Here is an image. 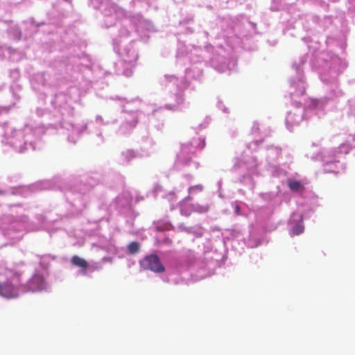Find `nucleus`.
<instances>
[{"label":"nucleus","instance_id":"4be33fe9","mask_svg":"<svg viewBox=\"0 0 355 355\" xmlns=\"http://www.w3.org/2000/svg\"><path fill=\"white\" fill-rule=\"evenodd\" d=\"M124 53L127 56V62H132L134 61H136L138 58V53L134 49H130L128 47H125Z\"/></svg>","mask_w":355,"mask_h":355},{"label":"nucleus","instance_id":"72a5a7b5","mask_svg":"<svg viewBox=\"0 0 355 355\" xmlns=\"http://www.w3.org/2000/svg\"><path fill=\"white\" fill-rule=\"evenodd\" d=\"M266 42L270 46H275L277 45L278 40L275 38H272V39L269 38V39H267Z\"/></svg>","mask_w":355,"mask_h":355},{"label":"nucleus","instance_id":"7c9ffc66","mask_svg":"<svg viewBox=\"0 0 355 355\" xmlns=\"http://www.w3.org/2000/svg\"><path fill=\"white\" fill-rule=\"evenodd\" d=\"M304 227L302 225H297L293 228H292V233H293L294 235H299L300 234H302L303 232Z\"/></svg>","mask_w":355,"mask_h":355},{"label":"nucleus","instance_id":"f3484780","mask_svg":"<svg viewBox=\"0 0 355 355\" xmlns=\"http://www.w3.org/2000/svg\"><path fill=\"white\" fill-rule=\"evenodd\" d=\"M3 275L6 277L8 282H19L22 272L15 268H6L4 270Z\"/></svg>","mask_w":355,"mask_h":355},{"label":"nucleus","instance_id":"473e14b6","mask_svg":"<svg viewBox=\"0 0 355 355\" xmlns=\"http://www.w3.org/2000/svg\"><path fill=\"white\" fill-rule=\"evenodd\" d=\"M260 130L259 128V123L257 121H254L252 126L251 128V132L252 133H257Z\"/></svg>","mask_w":355,"mask_h":355},{"label":"nucleus","instance_id":"c756f323","mask_svg":"<svg viewBox=\"0 0 355 355\" xmlns=\"http://www.w3.org/2000/svg\"><path fill=\"white\" fill-rule=\"evenodd\" d=\"M216 106L219 110H221L224 113H229V109L223 104V102L219 98H218Z\"/></svg>","mask_w":355,"mask_h":355},{"label":"nucleus","instance_id":"4468645a","mask_svg":"<svg viewBox=\"0 0 355 355\" xmlns=\"http://www.w3.org/2000/svg\"><path fill=\"white\" fill-rule=\"evenodd\" d=\"M194 62L195 64L185 69V78L183 80L188 83L189 79L200 80L202 75V60L199 58Z\"/></svg>","mask_w":355,"mask_h":355},{"label":"nucleus","instance_id":"4c0bfd02","mask_svg":"<svg viewBox=\"0 0 355 355\" xmlns=\"http://www.w3.org/2000/svg\"><path fill=\"white\" fill-rule=\"evenodd\" d=\"M349 4V8L352 10H355V0H347Z\"/></svg>","mask_w":355,"mask_h":355},{"label":"nucleus","instance_id":"423d86ee","mask_svg":"<svg viewBox=\"0 0 355 355\" xmlns=\"http://www.w3.org/2000/svg\"><path fill=\"white\" fill-rule=\"evenodd\" d=\"M76 92V89L73 87H68L66 90L59 86L52 89L50 103L51 105L60 113L61 120L64 116H71L73 114V108L72 107V94Z\"/></svg>","mask_w":355,"mask_h":355},{"label":"nucleus","instance_id":"79ce46f5","mask_svg":"<svg viewBox=\"0 0 355 355\" xmlns=\"http://www.w3.org/2000/svg\"><path fill=\"white\" fill-rule=\"evenodd\" d=\"M248 23L250 26V27L255 31H256L257 24L255 23L252 22V21H248Z\"/></svg>","mask_w":355,"mask_h":355},{"label":"nucleus","instance_id":"6e6552de","mask_svg":"<svg viewBox=\"0 0 355 355\" xmlns=\"http://www.w3.org/2000/svg\"><path fill=\"white\" fill-rule=\"evenodd\" d=\"M332 17L324 15L323 18L313 14H307L302 18L303 29L308 33L325 31L332 24Z\"/></svg>","mask_w":355,"mask_h":355},{"label":"nucleus","instance_id":"5fc2aeb1","mask_svg":"<svg viewBox=\"0 0 355 355\" xmlns=\"http://www.w3.org/2000/svg\"><path fill=\"white\" fill-rule=\"evenodd\" d=\"M134 42V40H131L130 44H132Z\"/></svg>","mask_w":355,"mask_h":355},{"label":"nucleus","instance_id":"603ef678","mask_svg":"<svg viewBox=\"0 0 355 355\" xmlns=\"http://www.w3.org/2000/svg\"><path fill=\"white\" fill-rule=\"evenodd\" d=\"M13 73H15V74L18 73L17 71H15Z\"/></svg>","mask_w":355,"mask_h":355},{"label":"nucleus","instance_id":"0eeeda50","mask_svg":"<svg viewBox=\"0 0 355 355\" xmlns=\"http://www.w3.org/2000/svg\"><path fill=\"white\" fill-rule=\"evenodd\" d=\"M210 63L211 67L220 73L233 71L237 64L236 60L221 46L214 50L210 57Z\"/></svg>","mask_w":355,"mask_h":355},{"label":"nucleus","instance_id":"f704fd0d","mask_svg":"<svg viewBox=\"0 0 355 355\" xmlns=\"http://www.w3.org/2000/svg\"><path fill=\"white\" fill-rule=\"evenodd\" d=\"M14 106H15V104H12V105H9V106L0 107V113H1V112L8 113L10 110V109Z\"/></svg>","mask_w":355,"mask_h":355},{"label":"nucleus","instance_id":"f257e3e1","mask_svg":"<svg viewBox=\"0 0 355 355\" xmlns=\"http://www.w3.org/2000/svg\"><path fill=\"white\" fill-rule=\"evenodd\" d=\"M57 33L60 34L59 41L55 42V40L51 39L46 45L49 46L50 52L58 50L62 53L61 58L55 59L52 63L53 67L58 72L69 74L71 78H73V73H78L84 70L92 72L98 71L96 78L106 75L107 72L103 71L99 66L92 64L90 57L83 51V48L86 46L85 42L78 36L73 29L62 31L60 28Z\"/></svg>","mask_w":355,"mask_h":355},{"label":"nucleus","instance_id":"20e7f679","mask_svg":"<svg viewBox=\"0 0 355 355\" xmlns=\"http://www.w3.org/2000/svg\"><path fill=\"white\" fill-rule=\"evenodd\" d=\"M324 43L327 50L323 49L320 55L314 60L313 55L306 53L309 58L303 65V70L304 65L309 60L311 69L318 71L320 80L324 83L330 85L331 89L338 90V76L347 68V64L345 61L338 57L337 53L338 51L344 52L347 46L346 40L344 37L337 38L329 36L326 37ZM304 55L306 53L300 55L295 60H298Z\"/></svg>","mask_w":355,"mask_h":355},{"label":"nucleus","instance_id":"ddd939ff","mask_svg":"<svg viewBox=\"0 0 355 355\" xmlns=\"http://www.w3.org/2000/svg\"><path fill=\"white\" fill-rule=\"evenodd\" d=\"M46 24L45 21L37 22L35 21L33 17H30L26 21L23 22L24 28V37L28 38L32 37L34 34L38 32L40 26Z\"/></svg>","mask_w":355,"mask_h":355},{"label":"nucleus","instance_id":"a19ab883","mask_svg":"<svg viewBox=\"0 0 355 355\" xmlns=\"http://www.w3.org/2000/svg\"><path fill=\"white\" fill-rule=\"evenodd\" d=\"M193 33V28H191V27H190V26H187V27H186V29H185L184 33L189 34V33Z\"/></svg>","mask_w":355,"mask_h":355},{"label":"nucleus","instance_id":"5701e85b","mask_svg":"<svg viewBox=\"0 0 355 355\" xmlns=\"http://www.w3.org/2000/svg\"><path fill=\"white\" fill-rule=\"evenodd\" d=\"M288 187L290 188L291 191H298L302 189V183L298 180H289L288 181Z\"/></svg>","mask_w":355,"mask_h":355},{"label":"nucleus","instance_id":"6ab92c4d","mask_svg":"<svg viewBox=\"0 0 355 355\" xmlns=\"http://www.w3.org/2000/svg\"><path fill=\"white\" fill-rule=\"evenodd\" d=\"M191 57L189 55V53L184 50V46L183 45L178 46L176 53L177 62L184 64Z\"/></svg>","mask_w":355,"mask_h":355},{"label":"nucleus","instance_id":"b1692460","mask_svg":"<svg viewBox=\"0 0 355 355\" xmlns=\"http://www.w3.org/2000/svg\"><path fill=\"white\" fill-rule=\"evenodd\" d=\"M210 122H211V118L209 116H206L204 119L202 123H200V124H198V125L196 128H193V130L196 132L202 131L207 128V126L209 125Z\"/></svg>","mask_w":355,"mask_h":355},{"label":"nucleus","instance_id":"2eb2a0df","mask_svg":"<svg viewBox=\"0 0 355 355\" xmlns=\"http://www.w3.org/2000/svg\"><path fill=\"white\" fill-rule=\"evenodd\" d=\"M0 295L6 299H15L19 296V287L8 282L0 284Z\"/></svg>","mask_w":355,"mask_h":355},{"label":"nucleus","instance_id":"a878e982","mask_svg":"<svg viewBox=\"0 0 355 355\" xmlns=\"http://www.w3.org/2000/svg\"><path fill=\"white\" fill-rule=\"evenodd\" d=\"M139 244L138 242L132 241L128 245V250L129 254H136L139 251Z\"/></svg>","mask_w":355,"mask_h":355},{"label":"nucleus","instance_id":"1a4fd4ad","mask_svg":"<svg viewBox=\"0 0 355 355\" xmlns=\"http://www.w3.org/2000/svg\"><path fill=\"white\" fill-rule=\"evenodd\" d=\"M72 0H58L56 3L53 4L52 10L47 13L49 24L60 26L62 19L72 10Z\"/></svg>","mask_w":355,"mask_h":355},{"label":"nucleus","instance_id":"e433bc0d","mask_svg":"<svg viewBox=\"0 0 355 355\" xmlns=\"http://www.w3.org/2000/svg\"><path fill=\"white\" fill-rule=\"evenodd\" d=\"M111 99L112 100H119V101H125L126 103H130V102H132L134 100H132V101H128L126 98H121L118 96H116L114 97H111Z\"/></svg>","mask_w":355,"mask_h":355},{"label":"nucleus","instance_id":"37998d69","mask_svg":"<svg viewBox=\"0 0 355 355\" xmlns=\"http://www.w3.org/2000/svg\"><path fill=\"white\" fill-rule=\"evenodd\" d=\"M46 73H43L41 75V76H40V78L41 79V82H42V85H45L44 80H46Z\"/></svg>","mask_w":355,"mask_h":355},{"label":"nucleus","instance_id":"4d7b16f0","mask_svg":"<svg viewBox=\"0 0 355 355\" xmlns=\"http://www.w3.org/2000/svg\"><path fill=\"white\" fill-rule=\"evenodd\" d=\"M227 1H228V0H227Z\"/></svg>","mask_w":355,"mask_h":355},{"label":"nucleus","instance_id":"ea45409f","mask_svg":"<svg viewBox=\"0 0 355 355\" xmlns=\"http://www.w3.org/2000/svg\"><path fill=\"white\" fill-rule=\"evenodd\" d=\"M198 34L200 35V36H202V37L206 38V39L208 37V35H209V33L206 31H204L202 32H199Z\"/></svg>","mask_w":355,"mask_h":355},{"label":"nucleus","instance_id":"c85d7f7f","mask_svg":"<svg viewBox=\"0 0 355 355\" xmlns=\"http://www.w3.org/2000/svg\"><path fill=\"white\" fill-rule=\"evenodd\" d=\"M193 21V16L191 15H187L185 18L180 21V25H189Z\"/></svg>","mask_w":355,"mask_h":355},{"label":"nucleus","instance_id":"2f4dec72","mask_svg":"<svg viewBox=\"0 0 355 355\" xmlns=\"http://www.w3.org/2000/svg\"><path fill=\"white\" fill-rule=\"evenodd\" d=\"M96 122L98 124H101V125H108L110 123V121H104L102 116H101V115H97L96 116Z\"/></svg>","mask_w":355,"mask_h":355},{"label":"nucleus","instance_id":"bb28decb","mask_svg":"<svg viewBox=\"0 0 355 355\" xmlns=\"http://www.w3.org/2000/svg\"><path fill=\"white\" fill-rule=\"evenodd\" d=\"M295 28V26L290 23L288 25H286L282 30V33L284 35H289L291 37L296 36L295 34L292 32V31Z\"/></svg>","mask_w":355,"mask_h":355},{"label":"nucleus","instance_id":"9d476101","mask_svg":"<svg viewBox=\"0 0 355 355\" xmlns=\"http://www.w3.org/2000/svg\"><path fill=\"white\" fill-rule=\"evenodd\" d=\"M36 114L38 116L44 117V121L41 124L44 132L50 130H58L59 128L63 127L61 117L52 115L51 112L47 110L37 108Z\"/></svg>","mask_w":355,"mask_h":355},{"label":"nucleus","instance_id":"412c9836","mask_svg":"<svg viewBox=\"0 0 355 355\" xmlns=\"http://www.w3.org/2000/svg\"><path fill=\"white\" fill-rule=\"evenodd\" d=\"M71 263L83 270H86L89 267V263L86 260L76 255L72 257V259H71Z\"/></svg>","mask_w":355,"mask_h":355},{"label":"nucleus","instance_id":"c03bdc74","mask_svg":"<svg viewBox=\"0 0 355 355\" xmlns=\"http://www.w3.org/2000/svg\"><path fill=\"white\" fill-rule=\"evenodd\" d=\"M123 74L125 76L129 77V76H132V70H126V71H123Z\"/></svg>","mask_w":355,"mask_h":355},{"label":"nucleus","instance_id":"09e8293b","mask_svg":"<svg viewBox=\"0 0 355 355\" xmlns=\"http://www.w3.org/2000/svg\"><path fill=\"white\" fill-rule=\"evenodd\" d=\"M207 8L211 10L212 8L211 6H207Z\"/></svg>","mask_w":355,"mask_h":355},{"label":"nucleus","instance_id":"de8ad7c7","mask_svg":"<svg viewBox=\"0 0 355 355\" xmlns=\"http://www.w3.org/2000/svg\"><path fill=\"white\" fill-rule=\"evenodd\" d=\"M13 96H14L15 98H16V99H19V96H17V94H13Z\"/></svg>","mask_w":355,"mask_h":355},{"label":"nucleus","instance_id":"dca6fc26","mask_svg":"<svg viewBox=\"0 0 355 355\" xmlns=\"http://www.w3.org/2000/svg\"><path fill=\"white\" fill-rule=\"evenodd\" d=\"M9 58L13 61H18L21 58V53L7 45H0V58Z\"/></svg>","mask_w":355,"mask_h":355},{"label":"nucleus","instance_id":"cd10ccee","mask_svg":"<svg viewBox=\"0 0 355 355\" xmlns=\"http://www.w3.org/2000/svg\"><path fill=\"white\" fill-rule=\"evenodd\" d=\"M0 128L2 129L4 133H13L15 131V129L9 128V124L7 121L0 124Z\"/></svg>","mask_w":355,"mask_h":355},{"label":"nucleus","instance_id":"c9c22d12","mask_svg":"<svg viewBox=\"0 0 355 355\" xmlns=\"http://www.w3.org/2000/svg\"><path fill=\"white\" fill-rule=\"evenodd\" d=\"M87 130V124H83L81 125V128H76L73 129V130L78 131L79 133H82Z\"/></svg>","mask_w":355,"mask_h":355},{"label":"nucleus","instance_id":"39448f33","mask_svg":"<svg viewBox=\"0 0 355 355\" xmlns=\"http://www.w3.org/2000/svg\"><path fill=\"white\" fill-rule=\"evenodd\" d=\"M159 83L162 89H170L169 97L173 101L166 103L164 107L173 112L181 111L185 107L184 91L189 87V83L172 74H164L159 78Z\"/></svg>","mask_w":355,"mask_h":355},{"label":"nucleus","instance_id":"58836bf2","mask_svg":"<svg viewBox=\"0 0 355 355\" xmlns=\"http://www.w3.org/2000/svg\"><path fill=\"white\" fill-rule=\"evenodd\" d=\"M302 40L304 41L305 43H309L311 41H313V39H311L310 36H304V37H302Z\"/></svg>","mask_w":355,"mask_h":355},{"label":"nucleus","instance_id":"aec40b11","mask_svg":"<svg viewBox=\"0 0 355 355\" xmlns=\"http://www.w3.org/2000/svg\"><path fill=\"white\" fill-rule=\"evenodd\" d=\"M8 34L10 37L15 40H19L24 37V33L17 25L10 26L8 29Z\"/></svg>","mask_w":355,"mask_h":355},{"label":"nucleus","instance_id":"8fccbe9b","mask_svg":"<svg viewBox=\"0 0 355 355\" xmlns=\"http://www.w3.org/2000/svg\"><path fill=\"white\" fill-rule=\"evenodd\" d=\"M3 191H1V190H0V195H1V194H3Z\"/></svg>","mask_w":355,"mask_h":355},{"label":"nucleus","instance_id":"864d4df0","mask_svg":"<svg viewBox=\"0 0 355 355\" xmlns=\"http://www.w3.org/2000/svg\"><path fill=\"white\" fill-rule=\"evenodd\" d=\"M272 10H275L276 9L274 8H271Z\"/></svg>","mask_w":355,"mask_h":355},{"label":"nucleus","instance_id":"f03ea898","mask_svg":"<svg viewBox=\"0 0 355 355\" xmlns=\"http://www.w3.org/2000/svg\"><path fill=\"white\" fill-rule=\"evenodd\" d=\"M309 55H304L299 58L298 60H294L292 64V69L295 75H293L289 78L290 84V96L292 105L294 106V110L287 113L286 117V125L288 131H293L294 125H298L303 119H308L313 116H317L318 119L325 114L324 108L329 100L334 97L341 95L340 90L330 89L328 96L320 99H311L306 103L304 106L302 103L295 100V98L304 94L306 87V83L303 71V65L306 63Z\"/></svg>","mask_w":355,"mask_h":355},{"label":"nucleus","instance_id":"6e6d98bb","mask_svg":"<svg viewBox=\"0 0 355 355\" xmlns=\"http://www.w3.org/2000/svg\"><path fill=\"white\" fill-rule=\"evenodd\" d=\"M1 89H2V87L0 86V92L1 91Z\"/></svg>","mask_w":355,"mask_h":355},{"label":"nucleus","instance_id":"3c124183","mask_svg":"<svg viewBox=\"0 0 355 355\" xmlns=\"http://www.w3.org/2000/svg\"><path fill=\"white\" fill-rule=\"evenodd\" d=\"M112 123H116V120H114V121H112Z\"/></svg>","mask_w":355,"mask_h":355},{"label":"nucleus","instance_id":"7ed1b4c3","mask_svg":"<svg viewBox=\"0 0 355 355\" xmlns=\"http://www.w3.org/2000/svg\"><path fill=\"white\" fill-rule=\"evenodd\" d=\"M87 5L94 10H100L103 16L102 26L110 28L114 26L118 19H121L118 35L112 40L113 48L119 53V46L123 39L130 36L131 31L128 28V24L135 28V32L144 42H147L149 35L146 32L155 31L153 23L146 19L139 13L125 16V11L112 0H88Z\"/></svg>","mask_w":355,"mask_h":355},{"label":"nucleus","instance_id":"393cba45","mask_svg":"<svg viewBox=\"0 0 355 355\" xmlns=\"http://www.w3.org/2000/svg\"><path fill=\"white\" fill-rule=\"evenodd\" d=\"M150 124L152 126V128L150 130L151 131L155 130V131L159 132V131L163 130L164 123L162 122H160L159 121H158L155 119H153L151 121Z\"/></svg>","mask_w":355,"mask_h":355},{"label":"nucleus","instance_id":"49530a36","mask_svg":"<svg viewBox=\"0 0 355 355\" xmlns=\"http://www.w3.org/2000/svg\"><path fill=\"white\" fill-rule=\"evenodd\" d=\"M329 2L331 3H337L340 0H328Z\"/></svg>","mask_w":355,"mask_h":355},{"label":"nucleus","instance_id":"a18cd8bd","mask_svg":"<svg viewBox=\"0 0 355 355\" xmlns=\"http://www.w3.org/2000/svg\"><path fill=\"white\" fill-rule=\"evenodd\" d=\"M205 47H206L207 51H209V49H213V46H209L208 44L206 45Z\"/></svg>","mask_w":355,"mask_h":355},{"label":"nucleus","instance_id":"9b49d317","mask_svg":"<svg viewBox=\"0 0 355 355\" xmlns=\"http://www.w3.org/2000/svg\"><path fill=\"white\" fill-rule=\"evenodd\" d=\"M122 112L126 114L124 121L120 125L121 132H131L134 130L139 122V119L142 115V112L139 110L128 111L123 106Z\"/></svg>","mask_w":355,"mask_h":355},{"label":"nucleus","instance_id":"f8f14e48","mask_svg":"<svg viewBox=\"0 0 355 355\" xmlns=\"http://www.w3.org/2000/svg\"><path fill=\"white\" fill-rule=\"evenodd\" d=\"M144 270H150L155 273H163L166 269L159 257L156 254L147 256L140 261Z\"/></svg>","mask_w":355,"mask_h":355},{"label":"nucleus","instance_id":"a211bd4d","mask_svg":"<svg viewBox=\"0 0 355 355\" xmlns=\"http://www.w3.org/2000/svg\"><path fill=\"white\" fill-rule=\"evenodd\" d=\"M42 286L43 279L40 275H35L32 277L31 279H30V282H28L29 290L33 292L42 289Z\"/></svg>","mask_w":355,"mask_h":355}]
</instances>
